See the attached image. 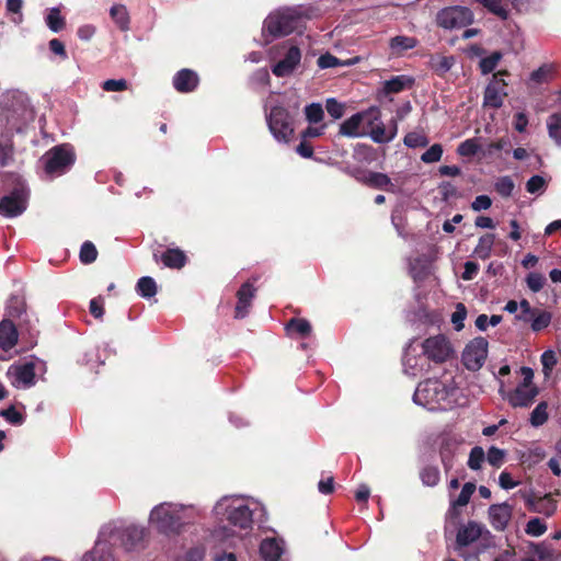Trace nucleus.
<instances>
[{
	"instance_id": "55",
	"label": "nucleus",
	"mask_w": 561,
	"mask_h": 561,
	"mask_svg": "<svg viewBox=\"0 0 561 561\" xmlns=\"http://www.w3.org/2000/svg\"><path fill=\"white\" fill-rule=\"evenodd\" d=\"M526 188L530 194L542 193L546 188V180L540 175H534L527 181Z\"/></svg>"
},
{
	"instance_id": "40",
	"label": "nucleus",
	"mask_w": 561,
	"mask_h": 561,
	"mask_svg": "<svg viewBox=\"0 0 561 561\" xmlns=\"http://www.w3.org/2000/svg\"><path fill=\"white\" fill-rule=\"evenodd\" d=\"M354 62L355 61H353V60L341 61L335 56H333L331 54L321 55L317 61L318 66L321 69L333 68V67H337V66H350V65H353Z\"/></svg>"
},
{
	"instance_id": "51",
	"label": "nucleus",
	"mask_w": 561,
	"mask_h": 561,
	"mask_svg": "<svg viewBox=\"0 0 561 561\" xmlns=\"http://www.w3.org/2000/svg\"><path fill=\"white\" fill-rule=\"evenodd\" d=\"M485 455L482 447H473L469 455L468 466L472 470H478L481 468L482 462L484 461Z\"/></svg>"
},
{
	"instance_id": "64",
	"label": "nucleus",
	"mask_w": 561,
	"mask_h": 561,
	"mask_svg": "<svg viewBox=\"0 0 561 561\" xmlns=\"http://www.w3.org/2000/svg\"><path fill=\"white\" fill-rule=\"evenodd\" d=\"M546 457V451L540 446H534L529 448L527 454V460L531 461L533 463L541 461Z\"/></svg>"
},
{
	"instance_id": "58",
	"label": "nucleus",
	"mask_w": 561,
	"mask_h": 561,
	"mask_svg": "<svg viewBox=\"0 0 561 561\" xmlns=\"http://www.w3.org/2000/svg\"><path fill=\"white\" fill-rule=\"evenodd\" d=\"M504 451L497 447H491L486 455L488 462L493 467H500L504 459Z\"/></svg>"
},
{
	"instance_id": "5",
	"label": "nucleus",
	"mask_w": 561,
	"mask_h": 561,
	"mask_svg": "<svg viewBox=\"0 0 561 561\" xmlns=\"http://www.w3.org/2000/svg\"><path fill=\"white\" fill-rule=\"evenodd\" d=\"M270 58L274 62L272 72L278 78L291 76L301 62L300 49L286 42L273 46L270 50Z\"/></svg>"
},
{
	"instance_id": "61",
	"label": "nucleus",
	"mask_w": 561,
	"mask_h": 561,
	"mask_svg": "<svg viewBox=\"0 0 561 561\" xmlns=\"http://www.w3.org/2000/svg\"><path fill=\"white\" fill-rule=\"evenodd\" d=\"M96 33L93 24H83L78 27L77 35L81 41L89 42Z\"/></svg>"
},
{
	"instance_id": "20",
	"label": "nucleus",
	"mask_w": 561,
	"mask_h": 561,
	"mask_svg": "<svg viewBox=\"0 0 561 561\" xmlns=\"http://www.w3.org/2000/svg\"><path fill=\"white\" fill-rule=\"evenodd\" d=\"M397 133L398 127L396 121H391L389 126L386 127L385 124L380 121L379 116L378 121L367 125L366 135H368L377 144H385L391 141L397 136Z\"/></svg>"
},
{
	"instance_id": "59",
	"label": "nucleus",
	"mask_w": 561,
	"mask_h": 561,
	"mask_svg": "<svg viewBox=\"0 0 561 561\" xmlns=\"http://www.w3.org/2000/svg\"><path fill=\"white\" fill-rule=\"evenodd\" d=\"M1 415L13 425H21L23 423V415L16 411L13 407L1 412Z\"/></svg>"
},
{
	"instance_id": "31",
	"label": "nucleus",
	"mask_w": 561,
	"mask_h": 561,
	"mask_svg": "<svg viewBox=\"0 0 561 561\" xmlns=\"http://www.w3.org/2000/svg\"><path fill=\"white\" fill-rule=\"evenodd\" d=\"M551 319L552 316L550 312L537 309L530 317H528L526 322L530 323L533 331L539 332L549 327Z\"/></svg>"
},
{
	"instance_id": "10",
	"label": "nucleus",
	"mask_w": 561,
	"mask_h": 561,
	"mask_svg": "<svg viewBox=\"0 0 561 561\" xmlns=\"http://www.w3.org/2000/svg\"><path fill=\"white\" fill-rule=\"evenodd\" d=\"M30 192L24 183L19 182L11 194L5 195L0 201V214L5 217H16L27 207Z\"/></svg>"
},
{
	"instance_id": "21",
	"label": "nucleus",
	"mask_w": 561,
	"mask_h": 561,
	"mask_svg": "<svg viewBox=\"0 0 561 561\" xmlns=\"http://www.w3.org/2000/svg\"><path fill=\"white\" fill-rule=\"evenodd\" d=\"M513 507L507 503L494 504L489 508V517L492 526L497 530H504L512 518Z\"/></svg>"
},
{
	"instance_id": "35",
	"label": "nucleus",
	"mask_w": 561,
	"mask_h": 561,
	"mask_svg": "<svg viewBox=\"0 0 561 561\" xmlns=\"http://www.w3.org/2000/svg\"><path fill=\"white\" fill-rule=\"evenodd\" d=\"M137 291L144 298H151L157 294V285L152 277L144 276L137 283Z\"/></svg>"
},
{
	"instance_id": "6",
	"label": "nucleus",
	"mask_w": 561,
	"mask_h": 561,
	"mask_svg": "<svg viewBox=\"0 0 561 561\" xmlns=\"http://www.w3.org/2000/svg\"><path fill=\"white\" fill-rule=\"evenodd\" d=\"M100 534L107 545H122L126 549H133L142 541L146 529L141 526L131 525L123 530L115 523H108L102 527Z\"/></svg>"
},
{
	"instance_id": "45",
	"label": "nucleus",
	"mask_w": 561,
	"mask_h": 561,
	"mask_svg": "<svg viewBox=\"0 0 561 561\" xmlns=\"http://www.w3.org/2000/svg\"><path fill=\"white\" fill-rule=\"evenodd\" d=\"M287 329L298 333L300 336H307L311 332L310 323L305 319H291Z\"/></svg>"
},
{
	"instance_id": "41",
	"label": "nucleus",
	"mask_w": 561,
	"mask_h": 561,
	"mask_svg": "<svg viewBox=\"0 0 561 561\" xmlns=\"http://www.w3.org/2000/svg\"><path fill=\"white\" fill-rule=\"evenodd\" d=\"M403 142L407 147L417 148L427 146L428 139L422 133L411 131L404 136Z\"/></svg>"
},
{
	"instance_id": "9",
	"label": "nucleus",
	"mask_w": 561,
	"mask_h": 561,
	"mask_svg": "<svg viewBox=\"0 0 561 561\" xmlns=\"http://www.w3.org/2000/svg\"><path fill=\"white\" fill-rule=\"evenodd\" d=\"M472 21V12L468 8L460 5L445 8L436 15L437 25L445 30L465 27L471 24Z\"/></svg>"
},
{
	"instance_id": "12",
	"label": "nucleus",
	"mask_w": 561,
	"mask_h": 561,
	"mask_svg": "<svg viewBox=\"0 0 561 561\" xmlns=\"http://www.w3.org/2000/svg\"><path fill=\"white\" fill-rule=\"evenodd\" d=\"M268 128L276 140L288 142L294 134L291 118L288 112L280 107L275 106L272 108L267 118Z\"/></svg>"
},
{
	"instance_id": "18",
	"label": "nucleus",
	"mask_w": 561,
	"mask_h": 561,
	"mask_svg": "<svg viewBox=\"0 0 561 561\" xmlns=\"http://www.w3.org/2000/svg\"><path fill=\"white\" fill-rule=\"evenodd\" d=\"M18 331L11 321L0 322V359L7 360L12 357L11 351L18 343Z\"/></svg>"
},
{
	"instance_id": "37",
	"label": "nucleus",
	"mask_w": 561,
	"mask_h": 561,
	"mask_svg": "<svg viewBox=\"0 0 561 561\" xmlns=\"http://www.w3.org/2000/svg\"><path fill=\"white\" fill-rule=\"evenodd\" d=\"M474 490H476L474 483H471V482L465 483L458 497L451 501L453 508L455 510L456 507L466 506L469 503L470 497L473 494Z\"/></svg>"
},
{
	"instance_id": "46",
	"label": "nucleus",
	"mask_w": 561,
	"mask_h": 561,
	"mask_svg": "<svg viewBox=\"0 0 561 561\" xmlns=\"http://www.w3.org/2000/svg\"><path fill=\"white\" fill-rule=\"evenodd\" d=\"M547 530L546 524L540 518H531L528 520L525 531L533 537H539Z\"/></svg>"
},
{
	"instance_id": "24",
	"label": "nucleus",
	"mask_w": 561,
	"mask_h": 561,
	"mask_svg": "<svg viewBox=\"0 0 561 561\" xmlns=\"http://www.w3.org/2000/svg\"><path fill=\"white\" fill-rule=\"evenodd\" d=\"M198 83L197 75L190 69H182L173 78V85L179 92H191Z\"/></svg>"
},
{
	"instance_id": "26",
	"label": "nucleus",
	"mask_w": 561,
	"mask_h": 561,
	"mask_svg": "<svg viewBox=\"0 0 561 561\" xmlns=\"http://www.w3.org/2000/svg\"><path fill=\"white\" fill-rule=\"evenodd\" d=\"M283 551V542L277 539H265L260 546L261 556L265 561H279Z\"/></svg>"
},
{
	"instance_id": "1",
	"label": "nucleus",
	"mask_w": 561,
	"mask_h": 561,
	"mask_svg": "<svg viewBox=\"0 0 561 561\" xmlns=\"http://www.w3.org/2000/svg\"><path fill=\"white\" fill-rule=\"evenodd\" d=\"M254 502L243 496H224L214 507V513L217 518L227 520L229 527H218L214 530V537L218 540H227L234 536H242V533H248L253 524V508L251 507Z\"/></svg>"
},
{
	"instance_id": "39",
	"label": "nucleus",
	"mask_w": 561,
	"mask_h": 561,
	"mask_svg": "<svg viewBox=\"0 0 561 561\" xmlns=\"http://www.w3.org/2000/svg\"><path fill=\"white\" fill-rule=\"evenodd\" d=\"M501 59H502V54L500 51H494L490 56L482 58L479 62L481 72L483 75H488V73L492 72L496 68V66Z\"/></svg>"
},
{
	"instance_id": "17",
	"label": "nucleus",
	"mask_w": 561,
	"mask_h": 561,
	"mask_svg": "<svg viewBox=\"0 0 561 561\" xmlns=\"http://www.w3.org/2000/svg\"><path fill=\"white\" fill-rule=\"evenodd\" d=\"M501 75H506V71L495 73L484 91L483 103L485 106L497 108L503 104L507 93L505 91L506 82L499 78Z\"/></svg>"
},
{
	"instance_id": "49",
	"label": "nucleus",
	"mask_w": 561,
	"mask_h": 561,
	"mask_svg": "<svg viewBox=\"0 0 561 561\" xmlns=\"http://www.w3.org/2000/svg\"><path fill=\"white\" fill-rule=\"evenodd\" d=\"M98 251L94 244L90 241H87L82 244L80 250V260L81 262L89 264L96 260Z\"/></svg>"
},
{
	"instance_id": "30",
	"label": "nucleus",
	"mask_w": 561,
	"mask_h": 561,
	"mask_svg": "<svg viewBox=\"0 0 561 561\" xmlns=\"http://www.w3.org/2000/svg\"><path fill=\"white\" fill-rule=\"evenodd\" d=\"M161 260L167 267L181 268L185 265L186 256L179 249H169L162 254Z\"/></svg>"
},
{
	"instance_id": "60",
	"label": "nucleus",
	"mask_w": 561,
	"mask_h": 561,
	"mask_svg": "<svg viewBox=\"0 0 561 561\" xmlns=\"http://www.w3.org/2000/svg\"><path fill=\"white\" fill-rule=\"evenodd\" d=\"M541 364L546 374L551 371L557 364V357L553 351L548 350L541 355Z\"/></svg>"
},
{
	"instance_id": "50",
	"label": "nucleus",
	"mask_w": 561,
	"mask_h": 561,
	"mask_svg": "<svg viewBox=\"0 0 561 561\" xmlns=\"http://www.w3.org/2000/svg\"><path fill=\"white\" fill-rule=\"evenodd\" d=\"M421 479L423 484L435 486L439 482V470L435 467H427L422 470Z\"/></svg>"
},
{
	"instance_id": "4",
	"label": "nucleus",
	"mask_w": 561,
	"mask_h": 561,
	"mask_svg": "<svg viewBox=\"0 0 561 561\" xmlns=\"http://www.w3.org/2000/svg\"><path fill=\"white\" fill-rule=\"evenodd\" d=\"M305 13L300 8H285L271 13L264 21L263 34L285 36L295 31Z\"/></svg>"
},
{
	"instance_id": "56",
	"label": "nucleus",
	"mask_w": 561,
	"mask_h": 561,
	"mask_svg": "<svg viewBox=\"0 0 561 561\" xmlns=\"http://www.w3.org/2000/svg\"><path fill=\"white\" fill-rule=\"evenodd\" d=\"M545 282L546 279L543 275L539 273H530L526 278L527 286L534 293H538L539 290H541L545 285Z\"/></svg>"
},
{
	"instance_id": "29",
	"label": "nucleus",
	"mask_w": 561,
	"mask_h": 561,
	"mask_svg": "<svg viewBox=\"0 0 561 561\" xmlns=\"http://www.w3.org/2000/svg\"><path fill=\"white\" fill-rule=\"evenodd\" d=\"M110 15L119 30H129V14L124 4L117 3L112 5L110 9Z\"/></svg>"
},
{
	"instance_id": "11",
	"label": "nucleus",
	"mask_w": 561,
	"mask_h": 561,
	"mask_svg": "<svg viewBox=\"0 0 561 561\" xmlns=\"http://www.w3.org/2000/svg\"><path fill=\"white\" fill-rule=\"evenodd\" d=\"M422 352L427 359L434 363H444L453 356L454 348L445 335L437 334L422 342Z\"/></svg>"
},
{
	"instance_id": "22",
	"label": "nucleus",
	"mask_w": 561,
	"mask_h": 561,
	"mask_svg": "<svg viewBox=\"0 0 561 561\" xmlns=\"http://www.w3.org/2000/svg\"><path fill=\"white\" fill-rule=\"evenodd\" d=\"M483 533L489 534L483 525L477 522H469L458 530L457 543L468 546L481 538Z\"/></svg>"
},
{
	"instance_id": "28",
	"label": "nucleus",
	"mask_w": 561,
	"mask_h": 561,
	"mask_svg": "<svg viewBox=\"0 0 561 561\" xmlns=\"http://www.w3.org/2000/svg\"><path fill=\"white\" fill-rule=\"evenodd\" d=\"M412 84L413 79L411 77L404 75L396 76L383 82V91L385 93H399L411 88Z\"/></svg>"
},
{
	"instance_id": "43",
	"label": "nucleus",
	"mask_w": 561,
	"mask_h": 561,
	"mask_svg": "<svg viewBox=\"0 0 561 561\" xmlns=\"http://www.w3.org/2000/svg\"><path fill=\"white\" fill-rule=\"evenodd\" d=\"M12 154V145L8 135L0 133V167L7 164Z\"/></svg>"
},
{
	"instance_id": "13",
	"label": "nucleus",
	"mask_w": 561,
	"mask_h": 561,
	"mask_svg": "<svg viewBox=\"0 0 561 561\" xmlns=\"http://www.w3.org/2000/svg\"><path fill=\"white\" fill-rule=\"evenodd\" d=\"M488 356V342L484 337L470 341L462 352V363L467 369L476 371L482 367Z\"/></svg>"
},
{
	"instance_id": "47",
	"label": "nucleus",
	"mask_w": 561,
	"mask_h": 561,
	"mask_svg": "<svg viewBox=\"0 0 561 561\" xmlns=\"http://www.w3.org/2000/svg\"><path fill=\"white\" fill-rule=\"evenodd\" d=\"M443 156V147L439 144H434L431 146L422 156L421 160L424 163H434L442 159Z\"/></svg>"
},
{
	"instance_id": "14",
	"label": "nucleus",
	"mask_w": 561,
	"mask_h": 561,
	"mask_svg": "<svg viewBox=\"0 0 561 561\" xmlns=\"http://www.w3.org/2000/svg\"><path fill=\"white\" fill-rule=\"evenodd\" d=\"M516 495L520 496L527 508L534 513L550 517L557 511V501L550 494L537 496L531 490H519Z\"/></svg>"
},
{
	"instance_id": "16",
	"label": "nucleus",
	"mask_w": 561,
	"mask_h": 561,
	"mask_svg": "<svg viewBox=\"0 0 561 561\" xmlns=\"http://www.w3.org/2000/svg\"><path fill=\"white\" fill-rule=\"evenodd\" d=\"M353 176L360 183L366 184L370 187L385 190L390 193H397L398 188L392 183L391 179L385 174L373 171H355Z\"/></svg>"
},
{
	"instance_id": "36",
	"label": "nucleus",
	"mask_w": 561,
	"mask_h": 561,
	"mask_svg": "<svg viewBox=\"0 0 561 561\" xmlns=\"http://www.w3.org/2000/svg\"><path fill=\"white\" fill-rule=\"evenodd\" d=\"M46 24L53 32L57 33L65 27V19L58 8H50L46 15Z\"/></svg>"
},
{
	"instance_id": "25",
	"label": "nucleus",
	"mask_w": 561,
	"mask_h": 561,
	"mask_svg": "<svg viewBox=\"0 0 561 561\" xmlns=\"http://www.w3.org/2000/svg\"><path fill=\"white\" fill-rule=\"evenodd\" d=\"M417 45V39L412 36L398 35L390 39L389 49L392 56H402L407 50L413 49Z\"/></svg>"
},
{
	"instance_id": "42",
	"label": "nucleus",
	"mask_w": 561,
	"mask_h": 561,
	"mask_svg": "<svg viewBox=\"0 0 561 561\" xmlns=\"http://www.w3.org/2000/svg\"><path fill=\"white\" fill-rule=\"evenodd\" d=\"M305 115L309 123L317 124L322 121L324 112L322 105L319 103H311L306 106Z\"/></svg>"
},
{
	"instance_id": "7",
	"label": "nucleus",
	"mask_w": 561,
	"mask_h": 561,
	"mask_svg": "<svg viewBox=\"0 0 561 561\" xmlns=\"http://www.w3.org/2000/svg\"><path fill=\"white\" fill-rule=\"evenodd\" d=\"M45 172L50 176L64 174L75 162V153L68 146H57L43 157Z\"/></svg>"
},
{
	"instance_id": "63",
	"label": "nucleus",
	"mask_w": 561,
	"mask_h": 561,
	"mask_svg": "<svg viewBox=\"0 0 561 561\" xmlns=\"http://www.w3.org/2000/svg\"><path fill=\"white\" fill-rule=\"evenodd\" d=\"M518 483L519 482L515 481L513 479V477L506 471L501 472V474L499 477V484L502 489L511 490V489L517 486Z\"/></svg>"
},
{
	"instance_id": "23",
	"label": "nucleus",
	"mask_w": 561,
	"mask_h": 561,
	"mask_svg": "<svg viewBox=\"0 0 561 561\" xmlns=\"http://www.w3.org/2000/svg\"><path fill=\"white\" fill-rule=\"evenodd\" d=\"M255 287L251 283H244L237 293L238 302L236 306V318H244L255 296Z\"/></svg>"
},
{
	"instance_id": "44",
	"label": "nucleus",
	"mask_w": 561,
	"mask_h": 561,
	"mask_svg": "<svg viewBox=\"0 0 561 561\" xmlns=\"http://www.w3.org/2000/svg\"><path fill=\"white\" fill-rule=\"evenodd\" d=\"M548 419L547 403H539L530 414V423L533 426L542 425Z\"/></svg>"
},
{
	"instance_id": "32",
	"label": "nucleus",
	"mask_w": 561,
	"mask_h": 561,
	"mask_svg": "<svg viewBox=\"0 0 561 561\" xmlns=\"http://www.w3.org/2000/svg\"><path fill=\"white\" fill-rule=\"evenodd\" d=\"M430 67L438 75L448 72L454 65V57L445 55H432L430 57Z\"/></svg>"
},
{
	"instance_id": "34",
	"label": "nucleus",
	"mask_w": 561,
	"mask_h": 561,
	"mask_svg": "<svg viewBox=\"0 0 561 561\" xmlns=\"http://www.w3.org/2000/svg\"><path fill=\"white\" fill-rule=\"evenodd\" d=\"M549 137L561 146V114H552L547 119Z\"/></svg>"
},
{
	"instance_id": "27",
	"label": "nucleus",
	"mask_w": 561,
	"mask_h": 561,
	"mask_svg": "<svg viewBox=\"0 0 561 561\" xmlns=\"http://www.w3.org/2000/svg\"><path fill=\"white\" fill-rule=\"evenodd\" d=\"M81 561H115L112 553L107 549V543L99 535V539L92 551L85 553Z\"/></svg>"
},
{
	"instance_id": "54",
	"label": "nucleus",
	"mask_w": 561,
	"mask_h": 561,
	"mask_svg": "<svg viewBox=\"0 0 561 561\" xmlns=\"http://www.w3.org/2000/svg\"><path fill=\"white\" fill-rule=\"evenodd\" d=\"M205 549L203 547H193L181 554L176 561H203Z\"/></svg>"
},
{
	"instance_id": "48",
	"label": "nucleus",
	"mask_w": 561,
	"mask_h": 561,
	"mask_svg": "<svg viewBox=\"0 0 561 561\" xmlns=\"http://www.w3.org/2000/svg\"><path fill=\"white\" fill-rule=\"evenodd\" d=\"M479 149L480 146L476 139H467L458 146L457 152L462 157H472Z\"/></svg>"
},
{
	"instance_id": "53",
	"label": "nucleus",
	"mask_w": 561,
	"mask_h": 561,
	"mask_svg": "<svg viewBox=\"0 0 561 561\" xmlns=\"http://www.w3.org/2000/svg\"><path fill=\"white\" fill-rule=\"evenodd\" d=\"M495 190L496 192L504 196H511L513 190H514V183L508 176H502L495 182Z\"/></svg>"
},
{
	"instance_id": "3",
	"label": "nucleus",
	"mask_w": 561,
	"mask_h": 561,
	"mask_svg": "<svg viewBox=\"0 0 561 561\" xmlns=\"http://www.w3.org/2000/svg\"><path fill=\"white\" fill-rule=\"evenodd\" d=\"M459 399V389L450 376L443 379H427L421 382L413 396V401L428 410L451 409Z\"/></svg>"
},
{
	"instance_id": "8",
	"label": "nucleus",
	"mask_w": 561,
	"mask_h": 561,
	"mask_svg": "<svg viewBox=\"0 0 561 561\" xmlns=\"http://www.w3.org/2000/svg\"><path fill=\"white\" fill-rule=\"evenodd\" d=\"M378 117L379 110L377 107L356 113L341 124L340 134L352 138L366 136L367 125L378 121Z\"/></svg>"
},
{
	"instance_id": "62",
	"label": "nucleus",
	"mask_w": 561,
	"mask_h": 561,
	"mask_svg": "<svg viewBox=\"0 0 561 561\" xmlns=\"http://www.w3.org/2000/svg\"><path fill=\"white\" fill-rule=\"evenodd\" d=\"M492 201L488 195H479L474 198L471 204V208L474 211L486 210L491 207Z\"/></svg>"
},
{
	"instance_id": "57",
	"label": "nucleus",
	"mask_w": 561,
	"mask_h": 561,
	"mask_svg": "<svg viewBox=\"0 0 561 561\" xmlns=\"http://www.w3.org/2000/svg\"><path fill=\"white\" fill-rule=\"evenodd\" d=\"M127 85L125 79H108L103 82L102 88L107 92H119L126 90Z\"/></svg>"
},
{
	"instance_id": "33",
	"label": "nucleus",
	"mask_w": 561,
	"mask_h": 561,
	"mask_svg": "<svg viewBox=\"0 0 561 561\" xmlns=\"http://www.w3.org/2000/svg\"><path fill=\"white\" fill-rule=\"evenodd\" d=\"M495 241V236L492 233H486L479 239V242L474 249V254L482 260H486L490 257L493 245Z\"/></svg>"
},
{
	"instance_id": "19",
	"label": "nucleus",
	"mask_w": 561,
	"mask_h": 561,
	"mask_svg": "<svg viewBox=\"0 0 561 561\" xmlns=\"http://www.w3.org/2000/svg\"><path fill=\"white\" fill-rule=\"evenodd\" d=\"M8 375L16 388H28L35 383V366L33 363L10 367Z\"/></svg>"
},
{
	"instance_id": "52",
	"label": "nucleus",
	"mask_w": 561,
	"mask_h": 561,
	"mask_svg": "<svg viewBox=\"0 0 561 561\" xmlns=\"http://www.w3.org/2000/svg\"><path fill=\"white\" fill-rule=\"evenodd\" d=\"M325 108L329 115L334 119L341 118L345 111L344 104L335 99H328L325 102Z\"/></svg>"
},
{
	"instance_id": "38",
	"label": "nucleus",
	"mask_w": 561,
	"mask_h": 561,
	"mask_svg": "<svg viewBox=\"0 0 561 561\" xmlns=\"http://www.w3.org/2000/svg\"><path fill=\"white\" fill-rule=\"evenodd\" d=\"M26 311V305L23 298L14 296L8 302V313L10 317L20 319Z\"/></svg>"
},
{
	"instance_id": "15",
	"label": "nucleus",
	"mask_w": 561,
	"mask_h": 561,
	"mask_svg": "<svg viewBox=\"0 0 561 561\" xmlns=\"http://www.w3.org/2000/svg\"><path fill=\"white\" fill-rule=\"evenodd\" d=\"M525 374L524 382L515 389V391L508 397L510 403L517 408H525L533 403L537 396V388L530 382L533 371L529 368H523Z\"/></svg>"
},
{
	"instance_id": "2",
	"label": "nucleus",
	"mask_w": 561,
	"mask_h": 561,
	"mask_svg": "<svg viewBox=\"0 0 561 561\" xmlns=\"http://www.w3.org/2000/svg\"><path fill=\"white\" fill-rule=\"evenodd\" d=\"M199 516V510L194 505H183L163 502L153 506L149 513L148 524L164 536L180 535L186 525Z\"/></svg>"
}]
</instances>
